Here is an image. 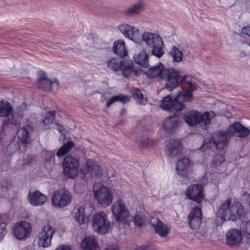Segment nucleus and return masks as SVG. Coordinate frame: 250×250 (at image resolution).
Wrapping results in <instances>:
<instances>
[{
    "mask_svg": "<svg viewBox=\"0 0 250 250\" xmlns=\"http://www.w3.org/2000/svg\"><path fill=\"white\" fill-rule=\"evenodd\" d=\"M64 174L68 178H75L79 175L80 164L77 158L69 155L62 163Z\"/></svg>",
    "mask_w": 250,
    "mask_h": 250,
    "instance_id": "4468645a",
    "label": "nucleus"
},
{
    "mask_svg": "<svg viewBox=\"0 0 250 250\" xmlns=\"http://www.w3.org/2000/svg\"><path fill=\"white\" fill-rule=\"evenodd\" d=\"M133 98L136 102L141 104H145L147 103L146 99L144 97L140 90H136L133 94Z\"/></svg>",
    "mask_w": 250,
    "mask_h": 250,
    "instance_id": "79ce46f5",
    "label": "nucleus"
},
{
    "mask_svg": "<svg viewBox=\"0 0 250 250\" xmlns=\"http://www.w3.org/2000/svg\"><path fill=\"white\" fill-rule=\"evenodd\" d=\"M72 198V194L69 191L64 188H59L53 193L51 203L56 208H63L71 203Z\"/></svg>",
    "mask_w": 250,
    "mask_h": 250,
    "instance_id": "1a4fd4ad",
    "label": "nucleus"
},
{
    "mask_svg": "<svg viewBox=\"0 0 250 250\" xmlns=\"http://www.w3.org/2000/svg\"><path fill=\"white\" fill-rule=\"evenodd\" d=\"M243 213V207L240 202L228 198L222 203L216 214L223 222L234 221L239 219Z\"/></svg>",
    "mask_w": 250,
    "mask_h": 250,
    "instance_id": "f03ea898",
    "label": "nucleus"
},
{
    "mask_svg": "<svg viewBox=\"0 0 250 250\" xmlns=\"http://www.w3.org/2000/svg\"><path fill=\"white\" fill-rule=\"evenodd\" d=\"M46 200V196L37 190L29 191L27 196V200L29 203L35 207L43 205Z\"/></svg>",
    "mask_w": 250,
    "mask_h": 250,
    "instance_id": "b1692460",
    "label": "nucleus"
},
{
    "mask_svg": "<svg viewBox=\"0 0 250 250\" xmlns=\"http://www.w3.org/2000/svg\"><path fill=\"white\" fill-rule=\"evenodd\" d=\"M12 231L14 236L17 239L25 240L30 236L32 227L29 222L22 220L14 224Z\"/></svg>",
    "mask_w": 250,
    "mask_h": 250,
    "instance_id": "2eb2a0df",
    "label": "nucleus"
},
{
    "mask_svg": "<svg viewBox=\"0 0 250 250\" xmlns=\"http://www.w3.org/2000/svg\"><path fill=\"white\" fill-rule=\"evenodd\" d=\"M170 56L174 62H181L184 58L183 50L174 46L170 52Z\"/></svg>",
    "mask_w": 250,
    "mask_h": 250,
    "instance_id": "e433bc0d",
    "label": "nucleus"
},
{
    "mask_svg": "<svg viewBox=\"0 0 250 250\" xmlns=\"http://www.w3.org/2000/svg\"><path fill=\"white\" fill-rule=\"evenodd\" d=\"M7 233V230L4 227H0V242L3 240Z\"/></svg>",
    "mask_w": 250,
    "mask_h": 250,
    "instance_id": "3c124183",
    "label": "nucleus"
},
{
    "mask_svg": "<svg viewBox=\"0 0 250 250\" xmlns=\"http://www.w3.org/2000/svg\"><path fill=\"white\" fill-rule=\"evenodd\" d=\"M247 55V53L246 52H242V53L240 54L241 57H244Z\"/></svg>",
    "mask_w": 250,
    "mask_h": 250,
    "instance_id": "052dcab7",
    "label": "nucleus"
},
{
    "mask_svg": "<svg viewBox=\"0 0 250 250\" xmlns=\"http://www.w3.org/2000/svg\"><path fill=\"white\" fill-rule=\"evenodd\" d=\"M213 232V229L207 226H201L194 233V238L191 240L195 244H202L208 242Z\"/></svg>",
    "mask_w": 250,
    "mask_h": 250,
    "instance_id": "6ab92c4d",
    "label": "nucleus"
},
{
    "mask_svg": "<svg viewBox=\"0 0 250 250\" xmlns=\"http://www.w3.org/2000/svg\"><path fill=\"white\" fill-rule=\"evenodd\" d=\"M119 29L125 38L135 43L140 44L142 42L141 33L137 27L127 23H123L119 26Z\"/></svg>",
    "mask_w": 250,
    "mask_h": 250,
    "instance_id": "dca6fc26",
    "label": "nucleus"
},
{
    "mask_svg": "<svg viewBox=\"0 0 250 250\" xmlns=\"http://www.w3.org/2000/svg\"><path fill=\"white\" fill-rule=\"evenodd\" d=\"M55 250H71V249L68 245H62L58 246Z\"/></svg>",
    "mask_w": 250,
    "mask_h": 250,
    "instance_id": "6e6d98bb",
    "label": "nucleus"
},
{
    "mask_svg": "<svg viewBox=\"0 0 250 250\" xmlns=\"http://www.w3.org/2000/svg\"><path fill=\"white\" fill-rule=\"evenodd\" d=\"M182 146L180 141L175 139L169 140L165 146V154L169 158L176 157L182 150Z\"/></svg>",
    "mask_w": 250,
    "mask_h": 250,
    "instance_id": "5701e85b",
    "label": "nucleus"
},
{
    "mask_svg": "<svg viewBox=\"0 0 250 250\" xmlns=\"http://www.w3.org/2000/svg\"><path fill=\"white\" fill-rule=\"evenodd\" d=\"M2 133H0V140H1V139H2Z\"/></svg>",
    "mask_w": 250,
    "mask_h": 250,
    "instance_id": "e2e57ef3",
    "label": "nucleus"
},
{
    "mask_svg": "<svg viewBox=\"0 0 250 250\" xmlns=\"http://www.w3.org/2000/svg\"><path fill=\"white\" fill-rule=\"evenodd\" d=\"M10 219L8 214L6 213L0 214V227H4L6 228L5 225L10 222Z\"/></svg>",
    "mask_w": 250,
    "mask_h": 250,
    "instance_id": "a18cd8bd",
    "label": "nucleus"
},
{
    "mask_svg": "<svg viewBox=\"0 0 250 250\" xmlns=\"http://www.w3.org/2000/svg\"><path fill=\"white\" fill-rule=\"evenodd\" d=\"M180 124L181 122L177 116H170L165 120L163 124L164 129L167 133H174L178 129Z\"/></svg>",
    "mask_w": 250,
    "mask_h": 250,
    "instance_id": "bb28decb",
    "label": "nucleus"
},
{
    "mask_svg": "<svg viewBox=\"0 0 250 250\" xmlns=\"http://www.w3.org/2000/svg\"><path fill=\"white\" fill-rule=\"evenodd\" d=\"M111 210L114 218L118 222L126 224L132 219L127 207L121 199L114 202L111 207Z\"/></svg>",
    "mask_w": 250,
    "mask_h": 250,
    "instance_id": "6e6552de",
    "label": "nucleus"
},
{
    "mask_svg": "<svg viewBox=\"0 0 250 250\" xmlns=\"http://www.w3.org/2000/svg\"><path fill=\"white\" fill-rule=\"evenodd\" d=\"M250 132V130L248 128L242 125V128L238 130L235 136L240 138H244L248 136Z\"/></svg>",
    "mask_w": 250,
    "mask_h": 250,
    "instance_id": "49530a36",
    "label": "nucleus"
},
{
    "mask_svg": "<svg viewBox=\"0 0 250 250\" xmlns=\"http://www.w3.org/2000/svg\"><path fill=\"white\" fill-rule=\"evenodd\" d=\"M181 96L183 97V93L180 91L174 98L170 95L165 97L161 101L160 107L165 110L170 112L182 110L184 108V104L179 102Z\"/></svg>",
    "mask_w": 250,
    "mask_h": 250,
    "instance_id": "ddd939ff",
    "label": "nucleus"
},
{
    "mask_svg": "<svg viewBox=\"0 0 250 250\" xmlns=\"http://www.w3.org/2000/svg\"><path fill=\"white\" fill-rule=\"evenodd\" d=\"M141 37L142 42L144 41L147 46L152 48V54L154 56L159 58L163 55V41L158 34L145 32L141 34Z\"/></svg>",
    "mask_w": 250,
    "mask_h": 250,
    "instance_id": "39448f33",
    "label": "nucleus"
},
{
    "mask_svg": "<svg viewBox=\"0 0 250 250\" xmlns=\"http://www.w3.org/2000/svg\"><path fill=\"white\" fill-rule=\"evenodd\" d=\"M43 153L47 155V157L45 158L47 161L50 160L52 157H54L53 153L51 151H44Z\"/></svg>",
    "mask_w": 250,
    "mask_h": 250,
    "instance_id": "864d4df0",
    "label": "nucleus"
},
{
    "mask_svg": "<svg viewBox=\"0 0 250 250\" xmlns=\"http://www.w3.org/2000/svg\"><path fill=\"white\" fill-rule=\"evenodd\" d=\"M56 125L57 126V129L58 130L59 132L63 135V138H64L65 130L64 129L63 127L58 124H56Z\"/></svg>",
    "mask_w": 250,
    "mask_h": 250,
    "instance_id": "5fc2aeb1",
    "label": "nucleus"
},
{
    "mask_svg": "<svg viewBox=\"0 0 250 250\" xmlns=\"http://www.w3.org/2000/svg\"><path fill=\"white\" fill-rule=\"evenodd\" d=\"M104 250H119V248L118 245L112 243L108 244Z\"/></svg>",
    "mask_w": 250,
    "mask_h": 250,
    "instance_id": "8fccbe9b",
    "label": "nucleus"
},
{
    "mask_svg": "<svg viewBox=\"0 0 250 250\" xmlns=\"http://www.w3.org/2000/svg\"><path fill=\"white\" fill-rule=\"evenodd\" d=\"M81 247L83 250H100L98 241L93 236L84 237L81 242Z\"/></svg>",
    "mask_w": 250,
    "mask_h": 250,
    "instance_id": "7c9ffc66",
    "label": "nucleus"
},
{
    "mask_svg": "<svg viewBox=\"0 0 250 250\" xmlns=\"http://www.w3.org/2000/svg\"><path fill=\"white\" fill-rule=\"evenodd\" d=\"M188 223L192 229L197 228L202 221V211L199 207H195L191 209L188 215Z\"/></svg>",
    "mask_w": 250,
    "mask_h": 250,
    "instance_id": "a878e982",
    "label": "nucleus"
},
{
    "mask_svg": "<svg viewBox=\"0 0 250 250\" xmlns=\"http://www.w3.org/2000/svg\"><path fill=\"white\" fill-rule=\"evenodd\" d=\"M216 116L215 113L212 111H206L203 114L196 110H191L185 114L184 120L189 126H194L200 124L203 128H206L209 125L211 120Z\"/></svg>",
    "mask_w": 250,
    "mask_h": 250,
    "instance_id": "7ed1b4c3",
    "label": "nucleus"
},
{
    "mask_svg": "<svg viewBox=\"0 0 250 250\" xmlns=\"http://www.w3.org/2000/svg\"><path fill=\"white\" fill-rule=\"evenodd\" d=\"M81 177L88 180L100 177L103 172L102 167L93 159H86L80 170Z\"/></svg>",
    "mask_w": 250,
    "mask_h": 250,
    "instance_id": "9b49d317",
    "label": "nucleus"
},
{
    "mask_svg": "<svg viewBox=\"0 0 250 250\" xmlns=\"http://www.w3.org/2000/svg\"><path fill=\"white\" fill-rule=\"evenodd\" d=\"M227 245L231 247H238L243 242V236L241 231L237 229H230L226 234Z\"/></svg>",
    "mask_w": 250,
    "mask_h": 250,
    "instance_id": "412c9836",
    "label": "nucleus"
},
{
    "mask_svg": "<svg viewBox=\"0 0 250 250\" xmlns=\"http://www.w3.org/2000/svg\"><path fill=\"white\" fill-rule=\"evenodd\" d=\"M55 119L54 112H48L44 116L40 127L42 130H46L50 128V125L53 122Z\"/></svg>",
    "mask_w": 250,
    "mask_h": 250,
    "instance_id": "72a5a7b5",
    "label": "nucleus"
},
{
    "mask_svg": "<svg viewBox=\"0 0 250 250\" xmlns=\"http://www.w3.org/2000/svg\"><path fill=\"white\" fill-rule=\"evenodd\" d=\"M145 8V2L143 0H139L127 8L124 13L126 16H134L139 15L144 10Z\"/></svg>",
    "mask_w": 250,
    "mask_h": 250,
    "instance_id": "c756f323",
    "label": "nucleus"
},
{
    "mask_svg": "<svg viewBox=\"0 0 250 250\" xmlns=\"http://www.w3.org/2000/svg\"><path fill=\"white\" fill-rule=\"evenodd\" d=\"M107 66L114 71L120 69L122 74L126 78L135 73L132 67L133 62L129 60L121 61L119 58H112L109 61Z\"/></svg>",
    "mask_w": 250,
    "mask_h": 250,
    "instance_id": "f8f14e48",
    "label": "nucleus"
},
{
    "mask_svg": "<svg viewBox=\"0 0 250 250\" xmlns=\"http://www.w3.org/2000/svg\"><path fill=\"white\" fill-rule=\"evenodd\" d=\"M12 112L11 104L7 101L1 100L0 101V116L4 117L10 116Z\"/></svg>",
    "mask_w": 250,
    "mask_h": 250,
    "instance_id": "f704fd0d",
    "label": "nucleus"
},
{
    "mask_svg": "<svg viewBox=\"0 0 250 250\" xmlns=\"http://www.w3.org/2000/svg\"><path fill=\"white\" fill-rule=\"evenodd\" d=\"M92 228L93 231L100 234L107 233L110 229L111 223L107 214L103 211L94 214L91 218Z\"/></svg>",
    "mask_w": 250,
    "mask_h": 250,
    "instance_id": "423d86ee",
    "label": "nucleus"
},
{
    "mask_svg": "<svg viewBox=\"0 0 250 250\" xmlns=\"http://www.w3.org/2000/svg\"><path fill=\"white\" fill-rule=\"evenodd\" d=\"M136 250H146V248L144 246L138 247Z\"/></svg>",
    "mask_w": 250,
    "mask_h": 250,
    "instance_id": "bf43d9fd",
    "label": "nucleus"
},
{
    "mask_svg": "<svg viewBox=\"0 0 250 250\" xmlns=\"http://www.w3.org/2000/svg\"><path fill=\"white\" fill-rule=\"evenodd\" d=\"M242 128V125L238 122H235L229 126L228 131L233 136H236L239 129Z\"/></svg>",
    "mask_w": 250,
    "mask_h": 250,
    "instance_id": "c03bdc74",
    "label": "nucleus"
},
{
    "mask_svg": "<svg viewBox=\"0 0 250 250\" xmlns=\"http://www.w3.org/2000/svg\"><path fill=\"white\" fill-rule=\"evenodd\" d=\"M228 135L224 132L214 133L211 138H206L200 147L202 151L210 149L214 146L218 150L224 148L228 145Z\"/></svg>",
    "mask_w": 250,
    "mask_h": 250,
    "instance_id": "0eeeda50",
    "label": "nucleus"
},
{
    "mask_svg": "<svg viewBox=\"0 0 250 250\" xmlns=\"http://www.w3.org/2000/svg\"><path fill=\"white\" fill-rule=\"evenodd\" d=\"M167 69L164 64L159 63L148 69L146 74L148 78L163 80Z\"/></svg>",
    "mask_w": 250,
    "mask_h": 250,
    "instance_id": "cd10ccee",
    "label": "nucleus"
},
{
    "mask_svg": "<svg viewBox=\"0 0 250 250\" xmlns=\"http://www.w3.org/2000/svg\"><path fill=\"white\" fill-rule=\"evenodd\" d=\"M242 33L250 37V26L244 27L242 29Z\"/></svg>",
    "mask_w": 250,
    "mask_h": 250,
    "instance_id": "603ef678",
    "label": "nucleus"
},
{
    "mask_svg": "<svg viewBox=\"0 0 250 250\" xmlns=\"http://www.w3.org/2000/svg\"><path fill=\"white\" fill-rule=\"evenodd\" d=\"M155 144V140L149 138H147L142 143V145L143 147H146L149 146L153 145Z\"/></svg>",
    "mask_w": 250,
    "mask_h": 250,
    "instance_id": "09e8293b",
    "label": "nucleus"
},
{
    "mask_svg": "<svg viewBox=\"0 0 250 250\" xmlns=\"http://www.w3.org/2000/svg\"><path fill=\"white\" fill-rule=\"evenodd\" d=\"M13 146V143H11L9 145V146H8L7 149H10Z\"/></svg>",
    "mask_w": 250,
    "mask_h": 250,
    "instance_id": "680f3d73",
    "label": "nucleus"
},
{
    "mask_svg": "<svg viewBox=\"0 0 250 250\" xmlns=\"http://www.w3.org/2000/svg\"><path fill=\"white\" fill-rule=\"evenodd\" d=\"M244 196L248 197L247 201L250 203V195L248 193H244Z\"/></svg>",
    "mask_w": 250,
    "mask_h": 250,
    "instance_id": "13d9d810",
    "label": "nucleus"
},
{
    "mask_svg": "<svg viewBox=\"0 0 250 250\" xmlns=\"http://www.w3.org/2000/svg\"><path fill=\"white\" fill-rule=\"evenodd\" d=\"M145 222V218L140 214H136L134 217V223L138 227L142 226Z\"/></svg>",
    "mask_w": 250,
    "mask_h": 250,
    "instance_id": "de8ad7c7",
    "label": "nucleus"
},
{
    "mask_svg": "<svg viewBox=\"0 0 250 250\" xmlns=\"http://www.w3.org/2000/svg\"><path fill=\"white\" fill-rule=\"evenodd\" d=\"M225 160L224 155L222 154L216 155L213 157L210 166L214 168H216L221 166V164L225 161Z\"/></svg>",
    "mask_w": 250,
    "mask_h": 250,
    "instance_id": "a19ab883",
    "label": "nucleus"
},
{
    "mask_svg": "<svg viewBox=\"0 0 250 250\" xmlns=\"http://www.w3.org/2000/svg\"><path fill=\"white\" fill-rule=\"evenodd\" d=\"M165 82V86L169 91L176 88L183 81H186L185 86L183 90V99L189 101L192 97V92L196 90L198 85L197 80L191 76L181 75L173 68H167L163 79Z\"/></svg>",
    "mask_w": 250,
    "mask_h": 250,
    "instance_id": "f257e3e1",
    "label": "nucleus"
},
{
    "mask_svg": "<svg viewBox=\"0 0 250 250\" xmlns=\"http://www.w3.org/2000/svg\"><path fill=\"white\" fill-rule=\"evenodd\" d=\"M175 170L179 176L182 178H188L192 171L190 160L185 157L179 159L176 163Z\"/></svg>",
    "mask_w": 250,
    "mask_h": 250,
    "instance_id": "4be33fe9",
    "label": "nucleus"
},
{
    "mask_svg": "<svg viewBox=\"0 0 250 250\" xmlns=\"http://www.w3.org/2000/svg\"><path fill=\"white\" fill-rule=\"evenodd\" d=\"M46 83H47L49 84L47 86V88H49V90L55 92L59 88V82L56 79H51V81H47Z\"/></svg>",
    "mask_w": 250,
    "mask_h": 250,
    "instance_id": "37998d69",
    "label": "nucleus"
},
{
    "mask_svg": "<svg viewBox=\"0 0 250 250\" xmlns=\"http://www.w3.org/2000/svg\"><path fill=\"white\" fill-rule=\"evenodd\" d=\"M185 195L188 199L200 203L205 198L203 187L200 184L191 185L187 188Z\"/></svg>",
    "mask_w": 250,
    "mask_h": 250,
    "instance_id": "f3484780",
    "label": "nucleus"
},
{
    "mask_svg": "<svg viewBox=\"0 0 250 250\" xmlns=\"http://www.w3.org/2000/svg\"><path fill=\"white\" fill-rule=\"evenodd\" d=\"M94 207L90 205L86 204L80 207L75 214V220L80 225H83L85 223V216L87 214L92 212Z\"/></svg>",
    "mask_w": 250,
    "mask_h": 250,
    "instance_id": "393cba45",
    "label": "nucleus"
},
{
    "mask_svg": "<svg viewBox=\"0 0 250 250\" xmlns=\"http://www.w3.org/2000/svg\"><path fill=\"white\" fill-rule=\"evenodd\" d=\"M51 81L46 78L45 74L43 71H39L38 74V86L44 90H49V88H47V86L49 85L46 81Z\"/></svg>",
    "mask_w": 250,
    "mask_h": 250,
    "instance_id": "4c0bfd02",
    "label": "nucleus"
},
{
    "mask_svg": "<svg viewBox=\"0 0 250 250\" xmlns=\"http://www.w3.org/2000/svg\"><path fill=\"white\" fill-rule=\"evenodd\" d=\"M56 229L51 224H44L37 236V243L40 248H47L52 243V240Z\"/></svg>",
    "mask_w": 250,
    "mask_h": 250,
    "instance_id": "9d476101",
    "label": "nucleus"
},
{
    "mask_svg": "<svg viewBox=\"0 0 250 250\" xmlns=\"http://www.w3.org/2000/svg\"><path fill=\"white\" fill-rule=\"evenodd\" d=\"M213 232V229L207 226H201L194 233V238L191 240L195 244H202L208 242Z\"/></svg>",
    "mask_w": 250,
    "mask_h": 250,
    "instance_id": "aec40b11",
    "label": "nucleus"
},
{
    "mask_svg": "<svg viewBox=\"0 0 250 250\" xmlns=\"http://www.w3.org/2000/svg\"><path fill=\"white\" fill-rule=\"evenodd\" d=\"M74 146V144L71 141H68L58 150L56 153V155L58 157H61L68 153L71 148Z\"/></svg>",
    "mask_w": 250,
    "mask_h": 250,
    "instance_id": "ea45409f",
    "label": "nucleus"
},
{
    "mask_svg": "<svg viewBox=\"0 0 250 250\" xmlns=\"http://www.w3.org/2000/svg\"><path fill=\"white\" fill-rule=\"evenodd\" d=\"M150 223L153 226L155 231L161 237L166 236L169 233V228L157 217H152Z\"/></svg>",
    "mask_w": 250,
    "mask_h": 250,
    "instance_id": "c85d7f7f",
    "label": "nucleus"
},
{
    "mask_svg": "<svg viewBox=\"0 0 250 250\" xmlns=\"http://www.w3.org/2000/svg\"><path fill=\"white\" fill-rule=\"evenodd\" d=\"M93 192L94 197L99 204L108 207L112 203L114 196L111 189L102 183H95L93 187Z\"/></svg>",
    "mask_w": 250,
    "mask_h": 250,
    "instance_id": "20e7f679",
    "label": "nucleus"
},
{
    "mask_svg": "<svg viewBox=\"0 0 250 250\" xmlns=\"http://www.w3.org/2000/svg\"><path fill=\"white\" fill-rule=\"evenodd\" d=\"M32 131L30 126L26 125L18 129L17 132V143L19 149L21 152H24L27 148V144L29 142V134Z\"/></svg>",
    "mask_w": 250,
    "mask_h": 250,
    "instance_id": "a211bd4d",
    "label": "nucleus"
},
{
    "mask_svg": "<svg viewBox=\"0 0 250 250\" xmlns=\"http://www.w3.org/2000/svg\"><path fill=\"white\" fill-rule=\"evenodd\" d=\"M21 250H36V249L32 245H28L22 248Z\"/></svg>",
    "mask_w": 250,
    "mask_h": 250,
    "instance_id": "4d7b16f0",
    "label": "nucleus"
},
{
    "mask_svg": "<svg viewBox=\"0 0 250 250\" xmlns=\"http://www.w3.org/2000/svg\"><path fill=\"white\" fill-rule=\"evenodd\" d=\"M25 106L23 105L21 108H17V113H14L11 116V118L9 119V123L15 125H19L20 124L21 119L24 111Z\"/></svg>",
    "mask_w": 250,
    "mask_h": 250,
    "instance_id": "c9c22d12",
    "label": "nucleus"
},
{
    "mask_svg": "<svg viewBox=\"0 0 250 250\" xmlns=\"http://www.w3.org/2000/svg\"><path fill=\"white\" fill-rule=\"evenodd\" d=\"M134 59L135 62L142 66L147 67L149 65L148 55L145 50H142L138 54L135 55Z\"/></svg>",
    "mask_w": 250,
    "mask_h": 250,
    "instance_id": "473e14b6",
    "label": "nucleus"
},
{
    "mask_svg": "<svg viewBox=\"0 0 250 250\" xmlns=\"http://www.w3.org/2000/svg\"><path fill=\"white\" fill-rule=\"evenodd\" d=\"M113 51L115 54L121 57H125L127 55L125 43L122 40H118L114 42Z\"/></svg>",
    "mask_w": 250,
    "mask_h": 250,
    "instance_id": "2f4dec72",
    "label": "nucleus"
},
{
    "mask_svg": "<svg viewBox=\"0 0 250 250\" xmlns=\"http://www.w3.org/2000/svg\"><path fill=\"white\" fill-rule=\"evenodd\" d=\"M118 101L124 104H126L129 101V98L128 96L122 94L114 96L107 101L106 103V106L107 107H109L112 104Z\"/></svg>",
    "mask_w": 250,
    "mask_h": 250,
    "instance_id": "58836bf2",
    "label": "nucleus"
}]
</instances>
